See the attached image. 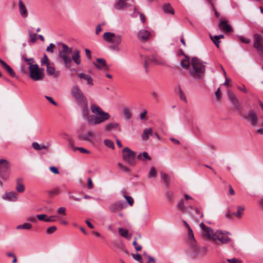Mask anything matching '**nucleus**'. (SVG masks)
<instances>
[{"mask_svg":"<svg viewBox=\"0 0 263 263\" xmlns=\"http://www.w3.org/2000/svg\"><path fill=\"white\" fill-rule=\"evenodd\" d=\"M81 104L83 105L82 108L83 117L87 121L88 124H99L109 119V114L104 112L101 108L96 105H92L90 106L91 111L95 116L89 115L87 107V101H86V104Z\"/></svg>","mask_w":263,"mask_h":263,"instance_id":"obj_1","label":"nucleus"},{"mask_svg":"<svg viewBox=\"0 0 263 263\" xmlns=\"http://www.w3.org/2000/svg\"><path fill=\"white\" fill-rule=\"evenodd\" d=\"M205 63L196 57L192 58L191 62L192 68L189 71L190 76L197 80L203 79L205 71Z\"/></svg>","mask_w":263,"mask_h":263,"instance_id":"obj_2","label":"nucleus"},{"mask_svg":"<svg viewBox=\"0 0 263 263\" xmlns=\"http://www.w3.org/2000/svg\"><path fill=\"white\" fill-rule=\"evenodd\" d=\"M30 78L35 81H42L44 77V69L39 67L37 64L28 63Z\"/></svg>","mask_w":263,"mask_h":263,"instance_id":"obj_3","label":"nucleus"},{"mask_svg":"<svg viewBox=\"0 0 263 263\" xmlns=\"http://www.w3.org/2000/svg\"><path fill=\"white\" fill-rule=\"evenodd\" d=\"M103 38L106 42L114 44V45L111 47V49L117 51L119 50L118 46L120 45L122 42V35L119 34L116 35L111 32H106L104 33Z\"/></svg>","mask_w":263,"mask_h":263,"instance_id":"obj_4","label":"nucleus"},{"mask_svg":"<svg viewBox=\"0 0 263 263\" xmlns=\"http://www.w3.org/2000/svg\"><path fill=\"white\" fill-rule=\"evenodd\" d=\"M122 159L128 165L134 166L136 163L135 152L127 147L122 149Z\"/></svg>","mask_w":263,"mask_h":263,"instance_id":"obj_5","label":"nucleus"},{"mask_svg":"<svg viewBox=\"0 0 263 263\" xmlns=\"http://www.w3.org/2000/svg\"><path fill=\"white\" fill-rule=\"evenodd\" d=\"M11 164L6 159H0V178L4 181L9 178Z\"/></svg>","mask_w":263,"mask_h":263,"instance_id":"obj_6","label":"nucleus"},{"mask_svg":"<svg viewBox=\"0 0 263 263\" xmlns=\"http://www.w3.org/2000/svg\"><path fill=\"white\" fill-rule=\"evenodd\" d=\"M190 249L192 255L195 257H203L207 253L206 247H200L197 245L196 242L190 244Z\"/></svg>","mask_w":263,"mask_h":263,"instance_id":"obj_7","label":"nucleus"},{"mask_svg":"<svg viewBox=\"0 0 263 263\" xmlns=\"http://www.w3.org/2000/svg\"><path fill=\"white\" fill-rule=\"evenodd\" d=\"M212 240L215 241L216 243L219 242L220 244H227L231 241V239L229 237L227 233L220 230H217L214 232Z\"/></svg>","mask_w":263,"mask_h":263,"instance_id":"obj_8","label":"nucleus"},{"mask_svg":"<svg viewBox=\"0 0 263 263\" xmlns=\"http://www.w3.org/2000/svg\"><path fill=\"white\" fill-rule=\"evenodd\" d=\"M149 62H152L156 65H164L165 64V61L163 59L155 54L151 57H145L144 58V67L146 72H148V64Z\"/></svg>","mask_w":263,"mask_h":263,"instance_id":"obj_9","label":"nucleus"},{"mask_svg":"<svg viewBox=\"0 0 263 263\" xmlns=\"http://www.w3.org/2000/svg\"><path fill=\"white\" fill-rule=\"evenodd\" d=\"M71 93L74 99L80 103H86L87 99L78 86H74L71 90Z\"/></svg>","mask_w":263,"mask_h":263,"instance_id":"obj_10","label":"nucleus"},{"mask_svg":"<svg viewBox=\"0 0 263 263\" xmlns=\"http://www.w3.org/2000/svg\"><path fill=\"white\" fill-rule=\"evenodd\" d=\"M57 48L59 52L58 58L66 64V44L58 42Z\"/></svg>","mask_w":263,"mask_h":263,"instance_id":"obj_11","label":"nucleus"},{"mask_svg":"<svg viewBox=\"0 0 263 263\" xmlns=\"http://www.w3.org/2000/svg\"><path fill=\"white\" fill-rule=\"evenodd\" d=\"M72 61L77 65H79L81 64V60L80 57V53L79 50H74L70 57L67 56V64L68 63L70 64Z\"/></svg>","mask_w":263,"mask_h":263,"instance_id":"obj_12","label":"nucleus"},{"mask_svg":"<svg viewBox=\"0 0 263 263\" xmlns=\"http://www.w3.org/2000/svg\"><path fill=\"white\" fill-rule=\"evenodd\" d=\"M153 33L145 29L140 30L137 33L138 38L142 41H148L153 36Z\"/></svg>","mask_w":263,"mask_h":263,"instance_id":"obj_13","label":"nucleus"},{"mask_svg":"<svg viewBox=\"0 0 263 263\" xmlns=\"http://www.w3.org/2000/svg\"><path fill=\"white\" fill-rule=\"evenodd\" d=\"M253 46L258 51L263 52V39L259 34L254 35Z\"/></svg>","mask_w":263,"mask_h":263,"instance_id":"obj_14","label":"nucleus"},{"mask_svg":"<svg viewBox=\"0 0 263 263\" xmlns=\"http://www.w3.org/2000/svg\"><path fill=\"white\" fill-rule=\"evenodd\" d=\"M228 96L229 100L232 103L234 108L237 110L240 109L239 100L236 95L230 90L228 91Z\"/></svg>","mask_w":263,"mask_h":263,"instance_id":"obj_15","label":"nucleus"},{"mask_svg":"<svg viewBox=\"0 0 263 263\" xmlns=\"http://www.w3.org/2000/svg\"><path fill=\"white\" fill-rule=\"evenodd\" d=\"M228 96L229 100L232 103L234 108L237 110L240 109L239 100L236 95L230 90L228 91Z\"/></svg>","mask_w":263,"mask_h":263,"instance_id":"obj_16","label":"nucleus"},{"mask_svg":"<svg viewBox=\"0 0 263 263\" xmlns=\"http://www.w3.org/2000/svg\"><path fill=\"white\" fill-rule=\"evenodd\" d=\"M200 227L202 230V234L203 235L209 238L212 240V237L214 236V233L212 229L209 227H206L203 222L200 224Z\"/></svg>","mask_w":263,"mask_h":263,"instance_id":"obj_17","label":"nucleus"},{"mask_svg":"<svg viewBox=\"0 0 263 263\" xmlns=\"http://www.w3.org/2000/svg\"><path fill=\"white\" fill-rule=\"evenodd\" d=\"M93 64L100 70H107L109 69L106 61L102 58H98L96 62H93Z\"/></svg>","mask_w":263,"mask_h":263,"instance_id":"obj_18","label":"nucleus"},{"mask_svg":"<svg viewBox=\"0 0 263 263\" xmlns=\"http://www.w3.org/2000/svg\"><path fill=\"white\" fill-rule=\"evenodd\" d=\"M125 208V204L122 201H117L111 204L109 209L111 212H116Z\"/></svg>","mask_w":263,"mask_h":263,"instance_id":"obj_19","label":"nucleus"},{"mask_svg":"<svg viewBox=\"0 0 263 263\" xmlns=\"http://www.w3.org/2000/svg\"><path fill=\"white\" fill-rule=\"evenodd\" d=\"M248 118L250 119V124L252 126H255L257 124L258 122V116L253 110L249 111Z\"/></svg>","mask_w":263,"mask_h":263,"instance_id":"obj_20","label":"nucleus"},{"mask_svg":"<svg viewBox=\"0 0 263 263\" xmlns=\"http://www.w3.org/2000/svg\"><path fill=\"white\" fill-rule=\"evenodd\" d=\"M218 27L221 30L225 32H231L233 30L231 25L226 20L221 21L218 24Z\"/></svg>","mask_w":263,"mask_h":263,"instance_id":"obj_21","label":"nucleus"},{"mask_svg":"<svg viewBox=\"0 0 263 263\" xmlns=\"http://www.w3.org/2000/svg\"><path fill=\"white\" fill-rule=\"evenodd\" d=\"M4 200L15 201L17 199V195L14 192H10L5 193L2 196Z\"/></svg>","mask_w":263,"mask_h":263,"instance_id":"obj_22","label":"nucleus"},{"mask_svg":"<svg viewBox=\"0 0 263 263\" xmlns=\"http://www.w3.org/2000/svg\"><path fill=\"white\" fill-rule=\"evenodd\" d=\"M80 138L82 140L93 143L95 138V134L93 132L88 131L85 134L81 135Z\"/></svg>","mask_w":263,"mask_h":263,"instance_id":"obj_23","label":"nucleus"},{"mask_svg":"<svg viewBox=\"0 0 263 263\" xmlns=\"http://www.w3.org/2000/svg\"><path fill=\"white\" fill-rule=\"evenodd\" d=\"M15 190L18 193H23L25 191V186L23 184V179L22 178H18L16 180Z\"/></svg>","mask_w":263,"mask_h":263,"instance_id":"obj_24","label":"nucleus"},{"mask_svg":"<svg viewBox=\"0 0 263 263\" xmlns=\"http://www.w3.org/2000/svg\"><path fill=\"white\" fill-rule=\"evenodd\" d=\"M78 76L80 79L86 81L88 85L90 86L93 85V80L90 76L84 73H79Z\"/></svg>","mask_w":263,"mask_h":263,"instance_id":"obj_25","label":"nucleus"},{"mask_svg":"<svg viewBox=\"0 0 263 263\" xmlns=\"http://www.w3.org/2000/svg\"><path fill=\"white\" fill-rule=\"evenodd\" d=\"M0 64L4 69H5L12 77H15V73L12 68L9 66L5 61L0 59Z\"/></svg>","mask_w":263,"mask_h":263,"instance_id":"obj_26","label":"nucleus"},{"mask_svg":"<svg viewBox=\"0 0 263 263\" xmlns=\"http://www.w3.org/2000/svg\"><path fill=\"white\" fill-rule=\"evenodd\" d=\"M18 7L21 15L23 17H26L27 15V10L26 6L21 0H20L18 2Z\"/></svg>","mask_w":263,"mask_h":263,"instance_id":"obj_27","label":"nucleus"},{"mask_svg":"<svg viewBox=\"0 0 263 263\" xmlns=\"http://www.w3.org/2000/svg\"><path fill=\"white\" fill-rule=\"evenodd\" d=\"M50 144L47 143L46 145L39 144L36 142H34L32 143V147L35 150L41 151L43 149H47Z\"/></svg>","mask_w":263,"mask_h":263,"instance_id":"obj_28","label":"nucleus"},{"mask_svg":"<svg viewBox=\"0 0 263 263\" xmlns=\"http://www.w3.org/2000/svg\"><path fill=\"white\" fill-rule=\"evenodd\" d=\"M163 10L165 13L174 14L175 13L173 8L170 3H167L163 5Z\"/></svg>","mask_w":263,"mask_h":263,"instance_id":"obj_29","label":"nucleus"},{"mask_svg":"<svg viewBox=\"0 0 263 263\" xmlns=\"http://www.w3.org/2000/svg\"><path fill=\"white\" fill-rule=\"evenodd\" d=\"M126 6V3L123 0H118L114 6L116 9L120 10L125 8Z\"/></svg>","mask_w":263,"mask_h":263,"instance_id":"obj_30","label":"nucleus"},{"mask_svg":"<svg viewBox=\"0 0 263 263\" xmlns=\"http://www.w3.org/2000/svg\"><path fill=\"white\" fill-rule=\"evenodd\" d=\"M153 134L152 129L151 128H145L143 130V134L142 136V138L144 140H147L149 135H152Z\"/></svg>","mask_w":263,"mask_h":263,"instance_id":"obj_31","label":"nucleus"},{"mask_svg":"<svg viewBox=\"0 0 263 263\" xmlns=\"http://www.w3.org/2000/svg\"><path fill=\"white\" fill-rule=\"evenodd\" d=\"M119 233L120 235L128 239H130L131 238L132 235L128 234V231L126 229L123 228H119L118 229Z\"/></svg>","mask_w":263,"mask_h":263,"instance_id":"obj_32","label":"nucleus"},{"mask_svg":"<svg viewBox=\"0 0 263 263\" xmlns=\"http://www.w3.org/2000/svg\"><path fill=\"white\" fill-rule=\"evenodd\" d=\"M190 64L189 58L186 57L184 59L182 60L180 63V65L185 69H188L190 68Z\"/></svg>","mask_w":263,"mask_h":263,"instance_id":"obj_33","label":"nucleus"},{"mask_svg":"<svg viewBox=\"0 0 263 263\" xmlns=\"http://www.w3.org/2000/svg\"><path fill=\"white\" fill-rule=\"evenodd\" d=\"M188 241L189 245L196 242L194 236L193 232L191 228L188 229Z\"/></svg>","mask_w":263,"mask_h":263,"instance_id":"obj_34","label":"nucleus"},{"mask_svg":"<svg viewBox=\"0 0 263 263\" xmlns=\"http://www.w3.org/2000/svg\"><path fill=\"white\" fill-rule=\"evenodd\" d=\"M244 206H237V211L236 213H232L233 215L235 216L237 218H240L245 210Z\"/></svg>","mask_w":263,"mask_h":263,"instance_id":"obj_35","label":"nucleus"},{"mask_svg":"<svg viewBox=\"0 0 263 263\" xmlns=\"http://www.w3.org/2000/svg\"><path fill=\"white\" fill-rule=\"evenodd\" d=\"M119 126L118 123H110L105 126V130L107 132L111 131L113 129H115Z\"/></svg>","mask_w":263,"mask_h":263,"instance_id":"obj_36","label":"nucleus"},{"mask_svg":"<svg viewBox=\"0 0 263 263\" xmlns=\"http://www.w3.org/2000/svg\"><path fill=\"white\" fill-rule=\"evenodd\" d=\"M161 178L163 179L165 186L168 187L169 186L170 182L168 176L166 174H162Z\"/></svg>","mask_w":263,"mask_h":263,"instance_id":"obj_37","label":"nucleus"},{"mask_svg":"<svg viewBox=\"0 0 263 263\" xmlns=\"http://www.w3.org/2000/svg\"><path fill=\"white\" fill-rule=\"evenodd\" d=\"M47 66V73L50 76H53V77H56L57 75L54 72V68L53 67L50 66V64L46 66Z\"/></svg>","mask_w":263,"mask_h":263,"instance_id":"obj_38","label":"nucleus"},{"mask_svg":"<svg viewBox=\"0 0 263 263\" xmlns=\"http://www.w3.org/2000/svg\"><path fill=\"white\" fill-rule=\"evenodd\" d=\"M142 157H143V159L145 160H150L151 157L148 156V154L146 152H143V153H140L137 158L139 159H142Z\"/></svg>","mask_w":263,"mask_h":263,"instance_id":"obj_39","label":"nucleus"},{"mask_svg":"<svg viewBox=\"0 0 263 263\" xmlns=\"http://www.w3.org/2000/svg\"><path fill=\"white\" fill-rule=\"evenodd\" d=\"M32 228V225L29 223H24L22 225H18L16 227L17 229H27L30 230Z\"/></svg>","mask_w":263,"mask_h":263,"instance_id":"obj_40","label":"nucleus"},{"mask_svg":"<svg viewBox=\"0 0 263 263\" xmlns=\"http://www.w3.org/2000/svg\"><path fill=\"white\" fill-rule=\"evenodd\" d=\"M123 115H124V118L126 120H128L130 118L131 112L128 108H127V107L124 108L123 109Z\"/></svg>","mask_w":263,"mask_h":263,"instance_id":"obj_41","label":"nucleus"},{"mask_svg":"<svg viewBox=\"0 0 263 263\" xmlns=\"http://www.w3.org/2000/svg\"><path fill=\"white\" fill-rule=\"evenodd\" d=\"M104 144L107 147H108L111 148L112 149H114L115 148L114 143L111 140H110L109 139H105V140H104Z\"/></svg>","mask_w":263,"mask_h":263,"instance_id":"obj_42","label":"nucleus"},{"mask_svg":"<svg viewBox=\"0 0 263 263\" xmlns=\"http://www.w3.org/2000/svg\"><path fill=\"white\" fill-rule=\"evenodd\" d=\"M177 206L179 209L181 210L183 212L186 211V208L184 203V200L183 199H180L177 204Z\"/></svg>","mask_w":263,"mask_h":263,"instance_id":"obj_43","label":"nucleus"},{"mask_svg":"<svg viewBox=\"0 0 263 263\" xmlns=\"http://www.w3.org/2000/svg\"><path fill=\"white\" fill-rule=\"evenodd\" d=\"M29 36L31 41L32 43H35L37 40V34L36 33H32L31 30H28Z\"/></svg>","mask_w":263,"mask_h":263,"instance_id":"obj_44","label":"nucleus"},{"mask_svg":"<svg viewBox=\"0 0 263 263\" xmlns=\"http://www.w3.org/2000/svg\"><path fill=\"white\" fill-rule=\"evenodd\" d=\"M157 176V172L154 167H152L148 174L149 178L155 177Z\"/></svg>","mask_w":263,"mask_h":263,"instance_id":"obj_45","label":"nucleus"},{"mask_svg":"<svg viewBox=\"0 0 263 263\" xmlns=\"http://www.w3.org/2000/svg\"><path fill=\"white\" fill-rule=\"evenodd\" d=\"M178 93L179 94V97H180V99L186 102V97H185V95L184 94V93H183V91L182 90L180 87H179L178 88Z\"/></svg>","mask_w":263,"mask_h":263,"instance_id":"obj_46","label":"nucleus"},{"mask_svg":"<svg viewBox=\"0 0 263 263\" xmlns=\"http://www.w3.org/2000/svg\"><path fill=\"white\" fill-rule=\"evenodd\" d=\"M124 197L130 206H132L133 205L134 201L132 197L125 195H124Z\"/></svg>","mask_w":263,"mask_h":263,"instance_id":"obj_47","label":"nucleus"},{"mask_svg":"<svg viewBox=\"0 0 263 263\" xmlns=\"http://www.w3.org/2000/svg\"><path fill=\"white\" fill-rule=\"evenodd\" d=\"M132 256L133 258L137 261H139L140 263H143L142 260V257L141 255L139 253H137L136 254H132Z\"/></svg>","mask_w":263,"mask_h":263,"instance_id":"obj_48","label":"nucleus"},{"mask_svg":"<svg viewBox=\"0 0 263 263\" xmlns=\"http://www.w3.org/2000/svg\"><path fill=\"white\" fill-rule=\"evenodd\" d=\"M41 63L42 65L46 64V66L49 65V63L48 62V59L47 56L46 54H44L43 58L41 59Z\"/></svg>","mask_w":263,"mask_h":263,"instance_id":"obj_49","label":"nucleus"},{"mask_svg":"<svg viewBox=\"0 0 263 263\" xmlns=\"http://www.w3.org/2000/svg\"><path fill=\"white\" fill-rule=\"evenodd\" d=\"M57 230V227L55 226H51L49 227L46 231V233L47 234L50 235L53 233Z\"/></svg>","mask_w":263,"mask_h":263,"instance_id":"obj_50","label":"nucleus"},{"mask_svg":"<svg viewBox=\"0 0 263 263\" xmlns=\"http://www.w3.org/2000/svg\"><path fill=\"white\" fill-rule=\"evenodd\" d=\"M55 47V45L52 44V43H51L49 44V45L46 48V51L48 52H50V53H53L54 52V48Z\"/></svg>","mask_w":263,"mask_h":263,"instance_id":"obj_51","label":"nucleus"},{"mask_svg":"<svg viewBox=\"0 0 263 263\" xmlns=\"http://www.w3.org/2000/svg\"><path fill=\"white\" fill-rule=\"evenodd\" d=\"M133 245L135 247V250L137 251H140L142 249V247L140 245H139L136 242V238H135L134 241L133 242Z\"/></svg>","mask_w":263,"mask_h":263,"instance_id":"obj_52","label":"nucleus"},{"mask_svg":"<svg viewBox=\"0 0 263 263\" xmlns=\"http://www.w3.org/2000/svg\"><path fill=\"white\" fill-rule=\"evenodd\" d=\"M45 98L52 104H53L54 106H58V104L57 102L53 100V99L49 96H45Z\"/></svg>","mask_w":263,"mask_h":263,"instance_id":"obj_53","label":"nucleus"},{"mask_svg":"<svg viewBox=\"0 0 263 263\" xmlns=\"http://www.w3.org/2000/svg\"><path fill=\"white\" fill-rule=\"evenodd\" d=\"M239 40L242 42V43H246V44H249L251 42V40H249L244 36H238Z\"/></svg>","mask_w":263,"mask_h":263,"instance_id":"obj_54","label":"nucleus"},{"mask_svg":"<svg viewBox=\"0 0 263 263\" xmlns=\"http://www.w3.org/2000/svg\"><path fill=\"white\" fill-rule=\"evenodd\" d=\"M8 257H13V259L12 260L13 263H15L17 261V258L15 255L12 252H8L6 254Z\"/></svg>","mask_w":263,"mask_h":263,"instance_id":"obj_55","label":"nucleus"},{"mask_svg":"<svg viewBox=\"0 0 263 263\" xmlns=\"http://www.w3.org/2000/svg\"><path fill=\"white\" fill-rule=\"evenodd\" d=\"M208 3H209L212 7H213V10H214L215 11V16L217 17H220V13L219 12H218L215 9H214V6H213V0H206Z\"/></svg>","mask_w":263,"mask_h":263,"instance_id":"obj_56","label":"nucleus"},{"mask_svg":"<svg viewBox=\"0 0 263 263\" xmlns=\"http://www.w3.org/2000/svg\"><path fill=\"white\" fill-rule=\"evenodd\" d=\"M47 216L46 214H39L36 215V218L40 221H44L46 219Z\"/></svg>","mask_w":263,"mask_h":263,"instance_id":"obj_57","label":"nucleus"},{"mask_svg":"<svg viewBox=\"0 0 263 263\" xmlns=\"http://www.w3.org/2000/svg\"><path fill=\"white\" fill-rule=\"evenodd\" d=\"M210 36L211 39L213 41V42L215 44V46L217 48H219V43H220V41L219 40H216L214 38V36H212L211 35H210Z\"/></svg>","mask_w":263,"mask_h":263,"instance_id":"obj_58","label":"nucleus"},{"mask_svg":"<svg viewBox=\"0 0 263 263\" xmlns=\"http://www.w3.org/2000/svg\"><path fill=\"white\" fill-rule=\"evenodd\" d=\"M22 59L27 62V65H28V63H31L32 64H36L35 61H34L33 58L28 59L27 58H24V56H22Z\"/></svg>","mask_w":263,"mask_h":263,"instance_id":"obj_59","label":"nucleus"},{"mask_svg":"<svg viewBox=\"0 0 263 263\" xmlns=\"http://www.w3.org/2000/svg\"><path fill=\"white\" fill-rule=\"evenodd\" d=\"M22 59L27 62V65H28V63H31L32 64H36L35 61H34L33 58L28 59L27 58H24V56H22Z\"/></svg>","mask_w":263,"mask_h":263,"instance_id":"obj_60","label":"nucleus"},{"mask_svg":"<svg viewBox=\"0 0 263 263\" xmlns=\"http://www.w3.org/2000/svg\"><path fill=\"white\" fill-rule=\"evenodd\" d=\"M55 216H51L49 217H46V219H45V222H54L56 221Z\"/></svg>","mask_w":263,"mask_h":263,"instance_id":"obj_61","label":"nucleus"},{"mask_svg":"<svg viewBox=\"0 0 263 263\" xmlns=\"http://www.w3.org/2000/svg\"><path fill=\"white\" fill-rule=\"evenodd\" d=\"M57 213L60 214L65 215L66 213V208L64 207H61L57 210Z\"/></svg>","mask_w":263,"mask_h":263,"instance_id":"obj_62","label":"nucleus"},{"mask_svg":"<svg viewBox=\"0 0 263 263\" xmlns=\"http://www.w3.org/2000/svg\"><path fill=\"white\" fill-rule=\"evenodd\" d=\"M49 170L54 174H59V171L57 167L55 166H50Z\"/></svg>","mask_w":263,"mask_h":263,"instance_id":"obj_63","label":"nucleus"},{"mask_svg":"<svg viewBox=\"0 0 263 263\" xmlns=\"http://www.w3.org/2000/svg\"><path fill=\"white\" fill-rule=\"evenodd\" d=\"M227 261L230 263H240V261L239 259H236V258L228 259Z\"/></svg>","mask_w":263,"mask_h":263,"instance_id":"obj_64","label":"nucleus"}]
</instances>
